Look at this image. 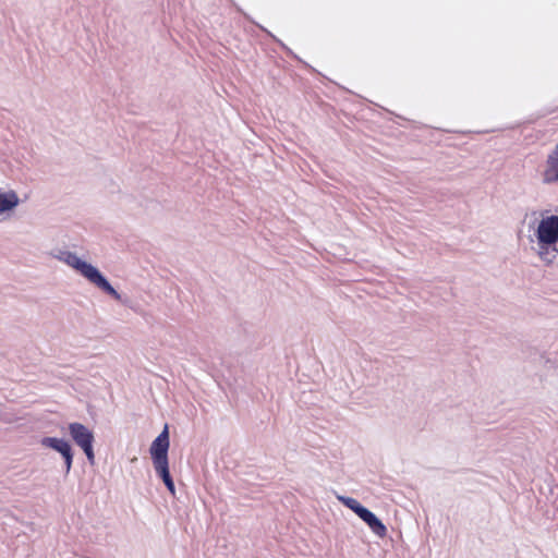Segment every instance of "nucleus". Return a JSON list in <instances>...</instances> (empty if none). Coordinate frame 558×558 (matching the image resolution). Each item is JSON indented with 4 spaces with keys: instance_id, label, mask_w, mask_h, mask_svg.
Returning <instances> with one entry per match:
<instances>
[{
    "instance_id": "f257e3e1",
    "label": "nucleus",
    "mask_w": 558,
    "mask_h": 558,
    "mask_svg": "<svg viewBox=\"0 0 558 558\" xmlns=\"http://www.w3.org/2000/svg\"><path fill=\"white\" fill-rule=\"evenodd\" d=\"M532 248L545 264H553L558 258V216L542 215L533 235Z\"/></svg>"
},
{
    "instance_id": "f03ea898",
    "label": "nucleus",
    "mask_w": 558,
    "mask_h": 558,
    "mask_svg": "<svg viewBox=\"0 0 558 558\" xmlns=\"http://www.w3.org/2000/svg\"><path fill=\"white\" fill-rule=\"evenodd\" d=\"M53 257L73 269L76 274L86 279L90 284L110 295L116 301H121V294L110 284L101 271L96 266L78 256L75 252L69 250H58L53 254Z\"/></svg>"
},
{
    "instance_id": "7ed1b4c3",
    "label": "nucleus",
    "mask_w": 558,
    "mask_h": 558,
    "mask_svg": "<svg viewBox=\"0 0 558 558\" xmlns=\"http://www.w3.org/2000/svg\"><path fill=\"white\" fill-rule=\"evenodd\" d=\"M337 499L343 506L352 510L361 520H363L375 535L380 538L387 535L386 525L372 511L363 507L356 499L341 495H338Z\"/></svg>"
},
{
    "instance_id": "20e7f679",
    "label": "nucleus",
    "mask_w": 558,
    "mask_h": 558,
    "mask_svg": "<svg viewBox=\"0 0 558 558\" xmlns=\"http://www.w3.org/2000/svg\"><path fill=\"white\" fill-rule=\"evenodd\" d=\"M69 434L73 441L84 451L87 461L93 465L95 463V452L93 444L95 440L94 433L81 423H70L68 426Z\"/></svg>"
},
{
    "instance_id": "39448f33",
    "label": "nucleus",
    "mask_w": 558,
    "mask_h": 558,
    "mask_svg": "<svg viewBox=\"0 0 558 558\" xmlns=\"http://www.w3.org/2000/svg\"><path fill=\"white\" fill-rule=\"evenodd\" d=\"M169 446L170 441L168 425H165L163 430L151 442V446L149 448L153 464L168 461Z\"/></svg>"
},
{
    "instance_id": "423d86ee",
    "label": "nucleus",
    "mask_w": 558,
    "mask_h": 558,
    "mask_svg": "<svg viewBox=\"0 0 558 558\" xmlns=\"http://www.w3.org/2000/svg\"><path fill=\"white\" fill-rule=\"evenodd\" d=\"M21 204L22 199L14 190L0 192V219L11 217Z\"/></svg>"
},
{
    "instance_id": "0eeeda50",
    "label": "nucleus",
    "mask_w": 558,
    "mask_h": 558,
    "mask_svg": "<svg viewBox=\"0 0 558 558\" xmlns=\"http://www.w3.org/2000/svg\"><path fill=\"white\" fill-rule=\"evenodd\" d=\"M543 182L546 184L558 183V144L547 156Z\"/></svg>"
},
{
    "instance_id": "6e6552de",
    "label": "nucleus",
    "mask_w": 558,
    "mask_h": 558,
    "mask_svg": "<svg viewBox=\"0 0 558 558\" xmlns=\"http://www.w3.org/2000/svg\"><path fill=\"white\" fill-rule=\"evenodd\" d=\"M40 444L43 447L52 449V450L59 452L61 456L68 453L70 450H72L70 442L63 438L44 437L40 440Z\"/></svg>"
},
{
    "instance_id": "1a4fd4ad",
    "label": "nucleus",
    "mask_w": 558,
    "mask_h": 558,
    "mask_svg": "<svg viewBox=\"0 0 558 558\" xmlns=\"http://www.w3.org/2000/svg\"><path fill=\"white\" fill-rule=\"evenodd\" d=\"M154 469L161 480H166L168 476H170L169 461L154 463Z\"/></svg>"
},
{
    "instance_id": "9d476101",
    "label": "nucleus",
    "mask_w": 558,
    "mask_h": 558,
    "mask_svg": "<svg viewBox=\"0 0 558 558\" xmlns=\"http://www.w3.org/2000/svg\"><path fill=\"white\" fill-rule=\"evenodd\" d=\"M62 458H63L64 464H65V472L69 473L72 468V463H73L72 450H70L68 453L63 454Z\"/></svg>"
},
{
    "instance_id": "9b49d317",
    "label": "nucleus",
    "mask_w": 558,
    "mask_h": 558,
    "mask_svg": "<svg viewBox=\"0 0 558 558\" xmlns=\"http://www.w3.org/2000/svg\"><path fill=\"white\" fill-rule=\"evenodd\" d=\"M162 482L165 483L166 487L168 488V490L170 492L171 495H174L175 494V486H174V483H173V480L170 476H168L166 480H162Z\"/></svg>"
},
{
    "instance_id": "f8f14e48",
    "label": "nucleus",
    "mask_w": 558,
    "mask_h": 558,
    "mask_svg": "<svg viewBox=\"0 0 558 558\" xmlns=\"http://www.w3.org/2000/svg\"><path fill=\"white\" fill-rule=\"evenodd\" d=\"M162 482L165 483L166 487L168 488V490L170 492L171 495H174L175 494V486H174V483H173V480L170 476H168L166 480H162Z\"/></svg>"
}]
</instances>
